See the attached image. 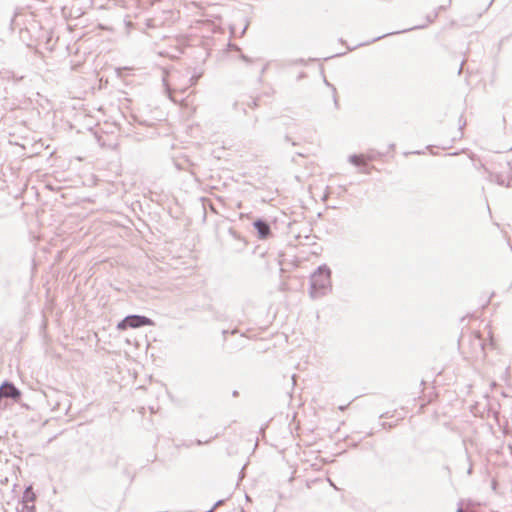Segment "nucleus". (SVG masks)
Masks as SVG:
<instances>
[{
    "label": "nucleus",
    "mask_w": 512,
    "mask_h": 512,
    "mask_svg": "<svg viewBox=\"0 0 512 512\" xmlns=\"http://www.w3.org/2000/svg\"><path fill=\"white\" fill-rule=\"evenodd\" d=\"M331 270L327 265H321L310 277V297L317 299L331 291Z\"/></svg>",
    "instance_id": "obj_1"
},
{
    "label": "nucleus",
    "mask_w": 512,
    "mask_h": 512,
    "mask_svg": "<svg viewBox=\"0 0 512 512\" xmlns=\"http://www.w3.org/2000/svg\"><path fill=\"white\" fill-rule=\"evenodd\" d=\"M154 322L152 319L142 316V315H129L126 316L121 322L118 324L119 329L130 328H140L143 326H152Z\"/></svg>",
    "instance_id": "obj_2"
},
{
    "label": "nucleus",
    "mask_w": 512,
    "mask_h": 512,
    "mask_svg": "<svg viewBox=\"0 0 512 512\" xmlns=\"http://www.w3.org/2000/svg\"><path fill=\"white\" fill-rule=\"evenodd\" d=\"M21 396V392L18 388L14 386V384L10 382H4L0 386V398H10L13 400H18Z\"/></svg>",
    "instance_id": "obj_3"
},
{
    "label": "nucleus",
    "mask_w": 512,
    "mask_h": 512,
    "mask_svg": "<svg viewBox=\"0 0 512 512\" xmlns=\"http://www.w3.org/2000/svg\"><path fill=\"white\" fill-rule=\"evenodd\" d=\"M253 226L257 230L260 239H267L271 235V228L267 221L257 219Z\"/></svg>",
    "instance_id": "obj_4"
},
{
    "label": "nucleus",
    "mask_w": 512,
    "mask_h": 512,
    "mask_svg": "<svg viewBox=\"0 0 512 512\" xmlns=\"http://www.w3.org/2000/svg\"><path fill=\"white\" fill-rule=\"evenodd\" d=\"M34 500H35V494H34L32 488L27 487L23 494V502L29 503V502H33Z\"/></svg>",
    "instance_id": "obj_5"
},
{
    "label": "nucleus",
    "mask_w": 512,
    "mask_h": 512,
    "mask_svg": "<svg viewBox=\"0 0 512 512\" xmlns=\"http://www.w3.org/2000/svg\"><path fill=\"white\" fill-rule=\"evenodd\" d=\"M349 161L356 166H361V165L365 164V161H364V158L362 155H351L349 157Z\"/></svg>",
    "instance_id": "obj_6"
},
{
    "label": "nucleus",
    "mask_w": 512,
    "mask_h": 512,
    "mask_svg": "<svg viewBox=\"0 0 512 512\" xmlns=\"http://www.w3.org/2000/svg\"><path fill=\"white\" fill-rule=\"evenodd\" d=\"M492 180H495L498 185L509 186V183H506L505 179L501 175H494Z\"/></svg>",
    "instance_id": "obj_7"
},
{
    "label": "nucleus",
    "mask_w": 512,
    "mask_h": 512,
    "mask_svg": "<svg viewBox=\"0 0 512 512\" xmlns=\"http://www.w3.org/2000/svg\"><path fill=\"white\" fill-rule=\"evenodd\" d=\"M200 75H192L190 76L189 78V85L192 86V85H195L199 79Z\"/></svg>",
    "instance_id": "obj_8"
},
{
    "label": "nucleus",
    "mask_w": 512,
    "mask_h": 512,
    "mask_svg": "<svg viewBox=\"0 0 512 512\" xmlns=\"http://www.w3.org/2000/svg\"><path fill=\"white\" fill-rule=\"evenodd\" d=\"M396 33H397V32H390V33H386V34H384V35H382V36H378V37L374 38L372 41L374 42V41L380 40V39H382V38H384V37H386V36L393 35V34H396Z\"/></svg>",
    "instance_id": "obj_9"
},
{
    "label": "nucleus",
    "mask_w": 512,
    "mask_h": 512,
    "mask_svg": "<svg viewBox=\"0 0 512 512\" xmlns=\"http://www.w3.org/2000/svg\"><path fill=\"white\" fill-rule=\"evenodd\" d=\"M24 509H26V512H34L35 507L33 505L29 506V505H27V503H25Z\"/></svg>",
    "instance_id": "obj_10"
},
{
    "label": "nucleus",
    "mask_w": 512,
    "mask_h": 512,
    "mask_svg": "<svg viewBox=\"0 0 512 512\" xmlns=\"http://www.w3.org/2000/svg\"><path fill=\"white\" fill-rule=\"evenodd\" d=\"M222 503V500H219L218 502H216V504L207 512H212L217 506H219L220 504Z\"/></svg>",
    "instance_id": "obj_11"
},
{
    "label": "nucleus",
    "mask_w": 512,
    "mask_h": 512,
    "mask_svg": "<svg viewBox=\"0 0 512 512\" xmlns=\"http://www.w3.org/2000/svg\"><path fill=\"white\" fill-rule=\"evenodd\" d=\"M250 106H251V107H256V106H257V102H256V100H253V101H252V105H250Z\"/></svg>",
    "instance_id": "obj_12"
},
{
    "label": "nucleus",
    "mask_w": 512,
    "mask_h": 512,
    "mask_svg": "<svg viewBox=\"0 0 512 512\" xmlns=\"http://www.w3.org/2000/svg\"><path fill=\"white\" fill-rule=\"evenodd\" d=\"M472 473V466L470 465L469 469H468V474H471Z\"/></svg>",
    "instance_id": "obj_13"
},
{
    "label": "nucleus",
    "mask_w": 512,
    "mask_h": 512,
    "mask_svg": "<svg viewBox=\"0 0 512 512\" xmlns=\"http://www.w3.org/2000/svg\"><path fill=\"white\" fill-rule=\"evenodd\" d=\"M203 442L201 440H197V445H202Z\"/></svg>",
    "instance_id": "obj_14"
},
{
    "label": "nucleus",
    "mask_w": 512,
    "mask_h": 512,
    "mask_svg": "<svg viewBox=\"0 0 512 512\" xmlns=\"http://www.w3.org/2000/svg\"><path fill=\"white\" fill-rule=\"evenodd\" d=\"M478 341H480V339H478ZM479 346H481V349L483 350V345L481 342H479Z\"/></svg>",
    "instance_id": "obj_15"
},
{
    "label": "nucleus",
    "mask_w": 512,
    "mask_h": 512,
    "mask_svg": "<svg viewBox=\"0 0 512 512\" xmlns=\"http://www.w3.org/2000/svg\"><path fill=\"white\" fill-rule=\"evenodd\" d=\"M345 408H346L345 406H340V407H339V409H340V410H342V411H343Z\"/></svg>",
    "instance_id": "obj_16"
},
{
    "label": "nucleus",
    "mask_w": 512,
    "mask_h": 512,
    "mask_svg": "<svg viewBox=\"0 0 512 512\" xmlns=\"http://www.w3.org/2000/svg\"><path fill=\"white\" fill-rule=\"evenodd\" d=\"M457 512H463L462 508H458Z\"/></svg>",
    "instance_id": "obj_17"
}]
</instances>
